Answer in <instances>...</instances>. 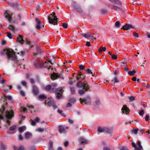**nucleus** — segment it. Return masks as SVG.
<instances>
[{"instance_id": "6ab92c4d", "label": "nucleus", "mask_w": 150, "mask_h": 150, "mask_svg": "<svg viewBox=\"0 0 150 150\" xmlns=\"http://www.w3.org/2000/svg\"><path fill=\"white\" fill-rule=\"evenodd\" d=\"M79 140L81 144V145H85L88 144V141L83 138H81Z\"/></svg>"}, {"instance_id": "6e6552de", "label": "nucleus", "mask_w": 150, "mask_h": 150, "mask_svg": "<svg viewBox=\"0 0 150 150\" xmlns=\"http://www.w3.org/2000/svg\"><path fill=\"white\" fill-rule=\"evenodd\" d=\"M45 105H47V106L51 107L54 104V100L51 98H48L44 102Z\"/></svg>"}, {"instance_id": "774afa93", "label": "nucleus", "mask_w": 150, "mask_h": 150, "mask_svg": "<svg viewBox=\"0 0 150 150\" xmlns=\"http://www.w3.org/2000/svg\"><path fill=\"white\" fill-rule=\"evenodd\" d=\"M18 139L19 140H22L23 139V137L21 134H19L18 136Z\"/></svg>"}, {"instance_id": "f03ea898", "label": "nucleus", "mask_w": 150, "mask_h": 150, "mask_svg": "<svg viewBox=\"0 0 150 150\" xmlns=\"http://www.w3.org/2000/svg\"><path fill=\"white\" fill-rule=\"evenodd\" d=\"M45 88L47 91H49L51 89V86L48 85L45 87ZM52 90L55 92L57 99L58 100L60 99L62 97V94L64 91L63 89L62 88H55L54 90V88H52Z\"/></svg>"}, {"instance_id": "f257e3e1", "label": "nucleus", "mask_w": 150, "mask_h": 150, "mask_svg": "<svg viewBox=\"0 0 150 150\" xmlns=\"http://www.w3.org/2000/svg\"><path fill=\"white\" fill-rule=\"evenodd\" d=\"M2 55L5 54L7 56L8 59V62L10 60L11 58V60L13 61L16 63L18 62V60H17V58L15 55V52L11 49H4L3 51L1 53Z\"/></svg>"}, {"instance_id": "dca6fc26", "label": "nucleus", "mask_w": 150, "mask_h": 150, "mask_svg": "<svg viewBox=\"0 0 150 150\" xmlns=\"http://www.w3.org/2000/svg\"><path fill=\"white\" fill-rule=\"evenodd\" d=\"M112 9H113L115 11H120L121 13H124V10L120 7L117 6L115 5H113L112 8Z\"/></svg>"}, {"instance_id": "f3484780", "label": "nucleus", "mask_w": 150, "mask_h": 150, "mask_svg": "<svg viewBox=\"0 0 150 150\" xmlns=\"http://www.w3.org/2000/svg\"><path fill=\"white\" fill-rule=\"evenodd\" d=\"M17 41L21 44H23L24 42V40L23 38L22 35H19L17 38Z\"/></svg>"}, {"instance_id": "412c9836", "label": "nucleus", "mask_w": 150, "mask_h": 150, "mask_svg": "<svg viewBox=\"0 0 150 150\" xmlns=\"http://www.w3.org/2000/svg\"><path fill=\"white\" fill-rule=\"evenodd\" d=\"M65 130V128L63 126H59V131L60 133L63 132Z\"/></svg>"}, {"instance_id": "5fc2aeb1", "label": "nucleus", "mask_w": 150, "mask_h": 150, "mask_svg": "<svg viewBox=\"0 0 150 150\" xmlns=\"http://www.w3.org/2000/svg\"><path fill=\"white\" fill-rule=\"evenodd\" d=\"M120 150H129L126 147L123 146L120 148Z\"/></svg>"}, {"instance_id": "4c0bfd02", "label": "nucleus", "mask_w": 150, "mask_h": 150, "mask_svg": "<svg viewBox=\"0 0 150 150\" xmlns=\"http://www.w3.org/2000/svg\"><path fill=\"white\" fill-rule=\"evenodd\" d=\"M102 13L103 14H107L108 11L107 9H102L101 10Z\"/></svg>"}, {"instance_id": "a18cd8bd", "label": "nucleus", "mask_w": 150, "mask_h": 150, "mask_svg": "<svg viewBox=\"0 0 150 150\" xmlns=\"http://www.w3.org/2000/svg\"><path fill=\"white\" fill-rule=\"evenodd\" d=\"M37 130V131H38L39 132H43L44 131V129L43 128H42L41 127H39L38 128Z\"/></svg>"}, {"instance_id": "1a4fd4ad", "label": "nucleus", "mask_w": 150, "mask_h": 150, "mask_svg": "<svg viewBox=\"0 0 150 150\" xmlns=\"http://www.w3.org/2000/svg\"><path fill=\"white\" fill-rule=\"evenodd\" d=\"M59 77L62 78L63 79H64V78L61 74L58 75V73L57 74L55 73L54 72H53V73L51 75V78L52 80H55Z\"/></svg>"}, {"instance_id": "c756f323", "label": "nucleus", "mask_w": 150, "mask_h": 150, "mask_svg": "<svg viewBox=\"0 0 150 150\" xmlns=\"http://www.w3.org/2000/svg\"><path fill=\"white\" fill-rule=\"evenodd\" d=\"M106 48L105 47H101L99 49L98 51L99 52H101L103 51H106Z\"/></svg>"}, {"instance_id": "49530a36", "label": "nucleus", "mask_w": 150, "mask_h": 150, "mask_svg": "<svg viewBox=\"0 0 150 150\" xmlns=\"http://www.w3.org/2000/svg\"><path fill=\"white\" fill-rule=\"evenodd\" d=\"M4 97L6 98H7L8 100H12V97L9 95L7 96H5Z\"/></svg>"}, {"instance_id": "4d7b16f0", "label": "nucleus", "mask_w": 150, "mask_h": 150, "mask_svg": "<svg viewBox=\"0 0 150 150\" xmlns=\"http://www.w3.org/2000/svg\"><path fill=\"white\" fill-rule=\"evenodd\" d=\"M133 35L135 37L138 38L139 37V35L138 34L136 33L134 31L133 33Z\"/></svg>"}, {"instance_id": "39448f33", "label": "nucleus", "mask_w": 150, "mask_h": 150, "mask_svg": "<svg viewBox=\"0 0 150 150\" xmlns=\"http://www.w3.org/2000/svg\"><path fill=\"white\" fill-rule=\"evenodd\" d=\"M47 63L46 62H45L44 64L40 62L38 59H35L34 61L33 64L35 67L37 68H42L43 67H45V64Z\"/></svg>"}, {"instance_id": "473e14b6", "label": "nucleus", "mask_w": 150, "mask_h": 150, "mask_svg": "<svg viewBox=\"0 0 150 150\" xmlns=\"http://www.w3.org/2000/svg\"><path fill=\"white\" fill-rule=\"evenodd\" d=\"M53 143L52 142H50L49 143V150H53Z\"/></svg>"}, {"instance_id": "09e8293b", "label": "nucleus", "mask_w": 150, "mask_h": 150, "mask_svg": "<svg viewBox=\"0 0 150 150\" xmlns=\"http://www.w3.org/2000/svg\"><path fill=\"white\" fill-rule=\"evenodd\" d=\"M25 41L26 44L27 45H30L31 44V42L29 41L28 39L27 38L25 39Z\"/></svg>"}, {"instance_id": "6e6d98bb", "label": "nucleus", "mask_w": 150, "mask_h": 150, "mask_svg": "<svg viewBox=\"0 0 150 150\" xmlns=\"http://www.w3.org/2000/svg\"><path fill=\"white\" fill-rule=\"evenodd\" d=\"M24 127L23 126H22L20 127L19 128L18 130L19 132H22L23 130V129L24 128Z\"/></svg>"}, {"instance_id": "a19ab883", "label": "nucleus", "mask_w": 150, "mask_h": 150, "mask_svg": "<svg viewBox=\"0 0 150 150\" xmlns=\"http://www.w3.org/2000/svg\"><path fill=\"white\" fill-rule=\"evenodd\" d=\"M5 110V108L4 106H2L1 108L0 109V113L1 114H3Z\"/></svg>"}, {"instance_id": "2f4dec72", "label": "nucleus", "mask_w": 150, "mask_h": 150, "mask_svg": "<svg viewBox=\"0 0 150 150\" xmlns=\"http://www.w3.org/2000/svg\"><path fill=\"white\" fill-rule=\"evenodd\" d=\"M114 3L119 6H120L122 5V2L119 0H115Z\"/></svg>"}, {"instance_id": "680f3d73", "label": "nucleus", "mask_w": 150, "mask_h": 150, "mask_svg": "<svg viewBox=\"0 0 150 150\" xmlns=\"http://www.w3.org/2000/svg\"><path fill=\"white\" fill-rule=\"evenodd\" d=\"M114 81L115 83H118L119 82V80L118 79H117V77H115L114 79Z\"/></svg>"}, {"instance_id": "f8f14e48", "label": "nucleus", "mask_w": 150, "mask_h": 150, "mask_svg": "<svg viewBox=\"0 0 150 150\" xmlns=\"http://www.w3.org/2000/svg\"><path fill=\"white\" fill-rule=\"evenodd\" d=\"M121 110L123 113H124L126 115L128 114L130 111L129 108L127 107L126 105H123L122 108Z\"/></svg>"}, {"instance_id": "79ce46f5", "label": "nucleus", "mask_w": 150, "mask_h": 150, "mask_svg": "<svg viewBox=\"0 0 150 150\" xmlns=\"http://www.w3.org/2000/svg\"><path fill=\"white\" fill-rule=\"evenodd\" d=\"M62 110H61L59 109H58L57 110V112L61 115L63 117H65L66 115L64 113H62Z\"/></svg>"}, {"instance_id": "0e129e2a", "label": "nucleus", "mask_w": 150, "mask_h": 150, "mask_svg": "<svg viewBox=\"0 0 150 150\" xmlns=\"http://www.w3.org/2000/svg\"><path fill=\"white\" fill-rule=\"evenodd\" d=\"M20 55L21 56H24L25 55V52L23 51H21L20 52Z\"/></svg>"}, {"instance_id": "9d476101", "label": "nucleus", "mask_w": 150, "mask_h": 150, "mask_svg": "<svg viewBox=\"0 0 150 150\" xmlns=\"http://www.w3.org/2000/svg\"><path fill=\"white\" fill-rule=\"evenodd\" d=\"M8 11H6L4 13V16L5 18L7 19L9 22H10L12 20V16L13 15V13H11L10 14L8 13Z\"/></svg>"}, {"instance_id": "e433bc0d", "label": "nucleus", "mask_w": 150, "mask_h": 150, "mask_svg": "<svg viewBox=\"0 0 150 150\" xmlns=\"http://www.w3.org/2000/svg\"><path fill=\"white\" fill-rule=\"evenodd\" d=\"M85 90H84V89H81V90H80L79 91V94L81 95H82L85 92Z\"/></svg>"}, {"instance_id": "e2e57ef3", "label": "nucleus", "mask_w": 150, "mask_h": 150, "mask_svg": "<svg viewBox=\"0 0 150 150\" xmlns=\"http://www.w3.org/2000/svg\"><path fill=\"white\" fill-rule=\"evenodd\" d=\"M120 23L119 21H117L116 22L115 25L116 27H118L120 25Z\"/></svg>"}, {"instance_id": "4468645a", "label": "nucleus", "mask_w": 150, "mask_h": 150, "mask_svg": "<svg viewBox=\"0 0 150 150\" xmlns=\"http://www.w3.org/2000/svg\"><path fill=\"white\" fill-rule=\"evenodd\" d=\"M32 91L34 95L35 96L38 95L39 93V89L37 86L34 85L33 87Z\"/></svg>"}, {"instance_id": "f704fd0d", "label": "nucleus", "mask_w": 150, "mask_h": 150, "mask_svg": "<svg viewBox=\"0 0 150 150\" xmlns=\"http://www.w3.org/2000/svg\"><path fill=\"white\" fill-rule=\"evenodd\" d=\"M136 72L135 70H133L132 71H129L128 72V74L129 75L132 76Z\"/></svg>"}, {"instance_id": "cd10ccee", "label": "nucleus", "mask_w": 150, "mask_h": 150, "mask_svg": "<svg viewBox=\"0 0 150 150\" xmlns=\"http://www.w3.org/2000/svg\"><path fill=\"white\" fill-rule=\"evenodd\" d=\"M32 136L31 133L29 132H27L25 134V137L26 139H28L30 137Z\"/></svg>"}, {"instance_id": "de8ad7c7", "label": "nucleus", "mask_w": 150, "mask_h": 150, "mask_svg": "<svg viewBox=\"0 0 150 150\" xmlns=\"http://www.w3.org/2000/svg\"><path fill=\"white\" fill-rule=\"evenodd\" d=\"M62 26L64 28H68V25L67 23H64L62 24Z\"/></svg>"}, {"instance_id": "3c124183", "label": "nucleus", "mask_w": 150, "mask_h": 150, "mask_svg": "<svg viewBox=\"0 0 150 150\" xmlns=\"http://www.w3.org/2000/svg\"><path fill=\"white\" fill-rule=\"evenodd\" d=\"M144 111L143 110H141L139 112V114L140 115L142 116L144 114Z\"/></svg>"}, {"instance_id": "72a5a7b5", "label": "nucleus", "mask_w": 150, "mask_h": 150, "mask_svg": "<svg viewBox=\"0 0 150 150\" xmlns=\"http://www.w3.org/2000/svg\"><path fill=\"white\" fill-rule=\"evenodd\" d=\"M68 101L71 103H74L76 102V100L74 98H71L68 100Z\"/></svg>"}, {"instance_id": "c9c22d12", "label": "nucleus", "mask_w": 150, "mask_h": 150, "mask_svg": "<svg viewBox=\"0 0 150 150\" xmlns=\"http://www.w3.org/2000/svg\"><path fill=\"white\" fill-rule=\"evenodd\" d=\"M132 144L133 147L135 148V149L136 150H139V148L137 146L135 143L133 142H132Z\"/></svg>"}, {"instance_id": "864d4df0", "label": "nucleus", "mask_w": 150, "mask_h": 150, "mask_svg": "<svg viewBox=\"0 0 150 150\" xmlns=\"http://www.w3.org/2000/svg\"><path fill=\"white\" fill-rule=\"evenodd\" d=\"M129 100L131 101H133L134 100L135 98L134 96H131L128 97Z\"/></svg>"}, {"instance_id": "7c9ffc66", "label": "nucleus", "mask_w": 150, "mask_h": 150, "mask_svg": "<svg viewBox=\"0 0 150 150\" xmlns=\"http://www.w3.org/2000/svg\"><path fill=\"white\" fill-rule=\"evenodd\" d=\"M56 57H52V60H51V59H47V61H48V62H50V63L52 64H53V63H52L51 62L52 61V62L54 63L55 62V61L56 60Z\"/></svg>"}, {"instance_id": "58836bf2", "label": "nucleus", "mask_w": 150, "mask_h": 150, "mask_svg": "<svg viewBox=\"0 0 150 150\" xmlns=\"http://www.w3.org/2000/svg\"><path fill=\"white\" fill-rule=\"evenodd\" d=\"M79 67L80 70H86L85 67V66L82 65H80L79 66Z\"/></svg>"}, {"instance_id": "0eeeda50", "label": "nucleus", "mask_w": 150, "mask_h": 150, "mask_svg": "<svg viewBox=\"0 0 150 150\" xmlns=\"http://www.w3.org/2000/svg\"><path fill=\"white\" fill-rule=\"evenodd\" d=\"M14 116V112L12 110H7L6 111L5 116L8 119L10 120Z\"/></svg>"}, {"instance_id": "aec40b11", "label": "nucleus", "mask_w": 150, "mask_h": 150, "mask_svg": "<svg viewBox=\"0 0 150 150\" xmlns=\"http://www.w3.org/2000/svg\"><path fill=\"white\" fill-rule=\"evenodd\" d=\"M112 131V129L110 128L105 127L104 132L110 133Z\"/></svg>"}, {"instance_id": "bb28decb", "label": "nucleus", "mask_w": 150, "mask_h": 150, "mask_svg": "<svg viewBox=\"0 0 150 150\" xmlns=\"http://www.w3.org/2000/svg\"><path fill=\"white\" fill-rule=\"evenodd\" d=\"M105 127L101 128L99 127L98 129V131L99 133L104 132Z\"/></svg>"}, {"instance_id": "c03bdc74", "label": "nucleus", "mask_w": 150, "mask_h": 150, "mask_svg": "<svg viewBox=\"0 0 150 150\" xmlns=\"http://www.w3.org/2000/svg\"><path fill=\"white\" fill-rule=\"evenodd\" d=\"M16 129V126L14 125L11 127L10 128L9 130L11 131H14Z\"/></svg>"}, {"instance_id": "9b49d317", "label": "nucleus", "mask_w": 150, "mask_h": 150, "mask_svg": "<svg viewBox=\"0 0 150 150\" xmlns=\"http://www.w3.org/2000/svg\"><path fill=\"white\" fill-rule=\"evenodd\" d=\"M35 21L36 22V25L35 26V28L37 29L40 30L41 28V22L39 19L38 18H35Z\"/></svg>"}, {"instance_id": "7ed1b4c3", "label": "nucleus", "mask_w": 150, "mask_h": 150, "mask_svg": "<svg viewBox=\"0 0 150 150\" xmlns=\"http://www.w3.org/2000/svg\"><path fill=\"white\" fill-rule=\"evenodd\" d=\"M52 13L48 16V19L50 23L55 25L57 24L58 18H57V16H55V12H52Z\"/></svg>"}, {"instance_id": "a878e982", "label": "nucleus", "mask_w": 150, "mask_h": 150, "mask_svg": "<svg viewBox=\"0 0 150 150\" xmlns=\"http://www.w3.org/2000/svg\"><path fill=\"white\" fill-rule=\"evenodd\" d=\"M86 72L87 73V74H91L92 75V76H94L95 75L94 74L93 72L91 70L89 69H86Z\"/></svg>"}, {"instance_id": "69168bd1", "label": "nucleus", "mask_w": 150, "mask_h": 150, "mask_svg": "<svg viewBox=\"0 0 150 150\" xmlns=\"http://www.w3.org/2000/svg\"><path fill=\"white\" fill-rule=\"evenodd\" d=\"M40 53H41L40 52L38 51L36 52L33 53V55L34 56H36L38 54H40Z\"/></svg>"}, {"instance_id": "2eb2a0df", "label": "nucleus", "mask_w": 150, "mask_h": 150, "mask_svg": "<svg viewBox=\"0 0 150 150\" xmlns=\"http://www.w3.org/2000/svg\"><path fill=\"white\" fill-rule=\"evenodd\" d=\"M82 35L87 39H93V38H94V39H96V38L93 37V36L92 34H90L88 33L86 34H82Z\"/></svg>"}, {"instance_id": "8fccbe9b", "label": "nucleus", "mask_w": 150, "mask_h": 150, "mask_svg": "<svg viewBox=\"0 0 150 150\" xmlns=\"http://www.w3.org/2000/svg\"><path fill=\"white\" fill-rule=\"evenodd\" d=\"M138 129H135L132 130V132L134 134H137L138 131Z\"/></svg>"}, {"instance_id": "ddd939ff", "label": "nucleus", "mask_w": 150, "mask_h": 150, "mask_svg": "<svg viewBox=\"0 0 150 150\" xmlns=\"http://www.w3.org/2000/svg\"><path fill=\"white\" fill-rule=\"evenodd\" d=\"M134 28V27L131 24L126 23L123 26L122 28L124 30H126L133 29Z\"/></svg>"}, {"instance_id": "338daca9", "label": "nucleus", "mask_w": 150, "mask_h": 150, "mask_svg": "<svg viewBox=\"0 0 150 150\" xmlns=\"http://www.w3.org/2000/svg\"><path fill=\"white\" fill-rule=\"evenodd\" d=\"M103 150H111L110 149L109 147H104L103 149Z\"/></svg>"}, {"instance_id": "423d86ee", "label": "nucleus", "mask_w": 150, "mask_h": 150, "mask_svg": "<svg viewBox=\"0 0 150 150\" xmlns=\"http://www.w3.org/2000/svg\"><path fill=\"white\" fill-rule=\"evenodd\" d=\"M80 101L81 104H88L91 103V99L88 96H86L84 99L80 98Z\"/></svg>"}, {"instance_id": "b1692460", "label": "nucleus", "mask_w": 150, "mask_h": 150, "mask_svg": "<svg viewBox=\"0 0 150 150\" xmlns=\"http://www.w3.org/2000/svg\"><path fill=\"white\" fill-rule=\"evenodd\" d=\"M14 150H24V148L23 146H21L18 148L17 147L14 146Z\"/></svg>"}, {"instance_id": "603ef678", "label": "nucleus", "mask_w": 150, "mask_h": 150, "mask_svg": "<svg viewBox=\"0 0 150 150\" xmlns=\"http://www.w3.org/2000/svg\"><path fill=\"white\" fill-rule=\"evenodd\" d=\"M6 33L7 34V36L10 39H11L12 37L11 35V33L10 32H7Z\"/></svg>"}, {"instance_id": "4be33fe9", "label": "nucleus", "mask_w": 150, "mask_h": 150, "mask_svg": "<svg viewBox=\"0 0 150 150\" xmlns=\"http://www.w3.org/2000/svg\"><path fill=\"white\" fill-rule=\"evenodd\" d=\"M8 28L10 30H11L13 33H15V27L14 25H9Z\"/></svg>"}, {"instance_id": "5701e85b", "label": "nucleus", "mask_w": 150, "mask_h": 150, "mask_svg": "<svg viewBox=\"0 0 150 150\" xmlns=\"http://www.w3.org/2000/svg\"><path fill=\"white\" fill-rule=\"evenodd\" d=\"M69 88L70 89L71 94L72 95L74 94L75 93V89L74 87L73 86H70Z\"/></svg>"}, {"instance_id": "20e7f679", "label": "nucleus", "mask_w": 150, "mask_h": 150, "mask_svg": "<svg viewBox=\"0 0 150 150\" xmlns=\"http://www.w3.org/2000/svg\"><path fill=\"white\" fill-rule=\"evenodd\" d=\"M76 85L78 88L83 87L86 91H87L90 88L89 85H87V83L86 81L84 82V83L80 81L78 82L76 84Z\"/></svg>"}, {"instance_id": "052dcab7", "label": "nucleus", "mask_w": 150, "mask_h": 150, "mask_svg": "<svg viewBox=\"0 0 150 150\" xmlns=\"http://www.w3.org/2000/svg\"><path fill=\"white\" fill-rule=\"evenodd\" d=\"M149 115H147L145 117V119L146 121H148L149 119Z\"/></svg>"}, {"instance_id": "13d9d810", "label": "nucleus", "mask_w": 150, "mask_h": 150, "mask_svg": "<svg viewBox=\"0 0 150 150\" xmlns=\"http://www.w3.org/2000/svg\"><path fill=\"white\" fill-rule=\"evenodd\" d=\"M100 102L99 100H97L95 101L94 104V105L95 106H97L98 105H99L100 104Z\"/></svg>"}, {"instance_id": "37998d69", "label": "nucleus", "mask_w": 150, "mask_h": 150, "mask_svg": "<svg viewBox=\"0 0 150 150\" xmlns=\"http://www.w3.org/2000/svg\"><path fill=\"white\" fill-rule=\"evenodd\" d=\"M42 7V4H41L38 5L36 7V9L37 11H39Z\"/></svg>"}, {"instance_id": "393cba45", "label": "nucleus", "mask_w": 150, "mask_h": 150, "mask_svg": "<svg viewBox=\"0 0 150 150\" xmlns=\"http://www.w3.org/2000/svg\"><path fill=\"white\" fill-rule=\"evenodd\" d=\"M82 76H83V75L81 72H80L76 76L77 81H78L80 78H81Z\"/></svg>"}, {"instance_id": "c85d7f7f", "label": "nucleus", "mask_w": 150, "mask_h": 150, "mask_svg": "<svg viewBox=\"0 0 150 150\" xmlns=\"http://www.w3.org/2000/svg\"><path fill=\"white\" fill-rule=\"evenodd\" d=\"M38 98L40 99L44 100L47 98L46 96L43 94L40 95L38 97Z\"/></svg>"}, {"instance_id": "a211bd4d", "label": "nucleus", "mask_w": 150, "mask_h": 150, "mask_svg": "<svg viewBox=\"0 0 150 150\" xmlns=\"http://www.w3.org/2000/svg\"><path fill=\"white\" fill-rule=\"evenodd\" d=\"M73 7L76 9L78 12L79 13H82V10L79 6L77 5H74Z\"/></svg>"}, {"instance_id": "ea45409f", "label": "nucleus", "mask_w": 150, "mask_h": 150, "mask_svg": "<svg viewBox=\"0 0 150 150\" xmlns=\"http://www.w3.org/2000/svg\"><path fill=\"white\" fill-rule=\"evenodd\" d=\"M137 145L139 146V150H141V149H142V146L141 145V142L140 141H138V142Z\"/></svg>"}, {"instance_id": "bf43d9fd", "label": "nucleus", "mask_w": 150, "mask_h": 150, "mask_svg": "<svg viewBox=\"0 0 150 150\" xmlns=\"http://www.w3.org/2000/svg\"><path fill=\"white\" fill-rule=\"evenodd\" d=\"M111 58L113 59H116L117 57L115 54L111 55Z\"/></svg>"}]
</instances>
